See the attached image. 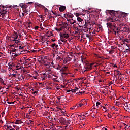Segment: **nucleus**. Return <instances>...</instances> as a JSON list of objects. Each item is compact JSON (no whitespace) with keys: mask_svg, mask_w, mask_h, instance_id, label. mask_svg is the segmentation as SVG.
<instances>
[{"mask_svg":"<svg viewBox=\"0 0 130 130\" xmlns=\"http://www.w3.org/2000/svg\"><path fill=\"white\" fill-rule=\"evenodd\" d=\"M106 25H107V28H110L111 30L114 31V34H116V31L115 30H116L117 27L115 23H112V22H108L106 24Z\"/></svg>","mask_w":130,"mask_h":130,"instance_id":"obj_1","label":"nucleus"},{"mask_svg":"<svg viewBox=\"0 0 130 130\" xmlns=\"http://www.w3.org/2000/svg\"><path fill=\"white\" fill-rule=\"evenodd\" d=\"M86 67L85 69L82 70V73H84L85 72H87V71H90V70H92L93 64V63H85Z\"/></svg>","mask_w":130,"mask_h":130,"instance_id":"obj_2","label":"nucleus"},{"mask_svg":"<svg viewBox=\"0 0 130 130\" xmlns=\"http://www.w3.org/2000/svg\"><path fill=\"white\" fill-rule=\"evenodd\" d=\"M61 25L63 27V31H66V32H67V31H70V27H69V24L66 22H62L61 23Z\"/></svg>","mask_w":130,"mask_h":130,"instance_id":"obj_3","label":"nucleus"},{"mask_svg":"<svg viewBox=\"0 0 130 130\" xmlns=\"http://www.w3.org/2000/svg\"><path fill=\"white\" fill-rule=\"evenodd\" d=\"M19 43H21V41H19V40L18 39H16L14 41V44L11 45L10 47H13V46H16L17 47H19V45H20V44Z\"/></svg>","mask_w":130,"mask_h":130,"instance_id":"obj_4","label":"nucleus"},{"mask_svg":"<svg viewBox=\"0 0 130 130\" xmlns=\"http://www.w3.org/2000/svg\"><path fill=\"white\" fill-rule=\"evenodd\" d=\"M6 8H8V7H6V6H3V9H4L0 12V14L1 15H2V17H4V16H5L6 15V13H7V11H6V10H7V9H6Z\"/></svg>","mask_w":130,"mask_h":130,"instance_id":"obj_5","label":"nucleus"},{"mask_svg":"<svg viewBox=\"0 0 130 130\" xmlns=\"http://www.w3.org/2000/svg\"><path fill=\"white\" fill-rule=\"evenodd\" d=\"M58 47H59L58 45H56V44L55 43H54L51 45V48H53V49H55V52L58 51V49H59Z\"/></svg>","mask_w":130,"mask_h":130,"instance_id":"obj_6","label":"nucleus"},{"mask_svg":"<svg viewBox=\"0 0 130 130\" xmlns=\"http://www.w3.org/2000/svg\"><path fill=\"white\" fill-rule=\"evenodd\" d=\"M60 37H62V38H65V39H68L69 38V34H67L66 32L62 33L60 35Z\"/></svg>","mask_w":130,"mask_h":130,"instance_id":"obj_7","label":"nucleus"},{"mask_svg":"<svg viewBox=\"0 0 130 130\" xmlns=\"http://www.w3.org/2000/svg\"><path fill=\"white\" fill-rule=\"evenodd\" d=\"M20 7L23 9V11L24 10H28V6L26 4H23V3H21L19 4Z\"/></svg>","mask_w":130,"mask_h":130,"instance_id":"obj_8","label":"nucleus"},{"mask_svg":"<svg viewBox=\"0 0 130 130\" xmlns=\"http://www.w3.org/2000/svg\"><path fill=\"white\" fill-rule=\"evenodd\" d=\"M121 41H122V42H123V44H125L126 46L128 47V44L125 43V42H127V43H129V41L128 40V39H122Z\"/></svg>","mask_w":130,"mask_h":130,"instance_id":"obj_9","label":"nucleus"},{"mask_svg":"<svg viewBox=\"0 0 130 130\" xmlns=\"http://www.w3.org/2000/svg\"><path fill=\"white\" fill-rule=\"evenodd\" d=\"M124 106H125V107L126 108V109L124 108L125 110H126V111H128V112H129V111H130V106L128 105V104H127V102H126L124 104Z\"/></svg>","mask_w":130,"mask_h":130,"instance_id":"obj_10","label":"nucleus"},{"mask_svg":"<svg viewBox=\"0 0 130 130\" xmlns=\"http://www.w3.org/2000/svg\"><path fill=\"white\" fill-rule=\"evenodd\" d=\"M129 27L124 26L123 27V32H129Z\"/></svg>","mask_w":130,"mask_h":130,"instance_id":"obj_11","label":"nucleus"},{"mask_svg":"<svg viewBox=\"0 0 130 130\" xmlns=\"http://www.w3.org/2000/svg\"><path fill=\"white\" fill-rule=\"evenodd\" d=\"M66 9L67 7L65 6H62L59 7V11L60 12H63Z\"/></svg>","mask_w":130,"mask_h":130,"instance_id":"obj_12","label":"nucleus"},{"mask_svg":"<svg viewBox=\"0 0 130 130\" xmlns=\"http://www.w3.org/2000/svg\"><path fill=\"white\" fill-rule=\"evenodd\" d=\"M65 18L66 17H68V18H73L74 17V15H73L71 13H68L67 14H64Z\"/></svg>","mask_w":130,"mask_h":130,"instance_id":"obj_13","label":"nucleus"},{"mask_svg":"<svg viewBox=\"0 0 130 130\" xmlns=\"http://www.w3.org/2000/svg\"><path fill=\"white\" fill-rule=\"evenodd\" d=\"M12 47H14V49L11 50L12 52H16L17 51L19 50V47L12 46Z\"/></svg>","mask_w":130,"mask_h":130,"instance_id":"obj_14","label":"nucleus"},{"mask_svg":"<svg viewBox=\"0 0 130 130\" xmlns=\"http://www.w3.org/2000/svg\"><path fill=\"white\" fill-rule=\"evenodd\" d=\"M107 12H108V13L110 14V15H114L116 13H117V12H115L113 10H107Z\"/></svg>","mask_w":130,"mask_h":130,"instance_id":"obj_15","label":"nucleus"},{"mask_svg":"<svg viewBox=\"0 0 130 130\" xmlns=\"http://www.w3.org/2000/svg\"><path fill=\"white\" fill-rule=\"evenodd\" d=\"M10 40L11 42L14 43L15 42V40H16L15 39V36H12L10 38Z\"/></svg>","mask_w":130,"mask_h":130,"instance_id":"obj_16","label":"nucleus"},{"mask_svg":"<svg viewBox=\"0 0 130 130\" xmlns=\"http://www.w3.org/2000/svg\"><path fill=\"white\" fill-rule=\"evenodd\" d=\"M18 49L20 50V52L22 53L23 50H24V47H22V46H18Z\"/></svg>","mask_w":130,"mask_h":130,"instance_id":"obj_17","label":"nucleus"},{"mask_svg":"<svg viewBox=\"0 0 130 130\" xmlns=\"http://www.w3.org/2000/svg\"><path fill=\"white\" fill-rule=\"evenodd\" d=\"M23 12L24 13L25 15H28L29 14V10L28 9H24Z\"/></svg>","mask_w":130,"mask_h":130,"instance_id":"obj_18","label":"nucleus"},{"mask_svg":"<svg viewBox=\"0 0 130 130\" xmlns=\"http://www.w3.org/2000/svg\"><path fill=\"white\" fill-rule=\"evenodd\" d=\"M56 70H59L60 71H61V66L59 64H58L56 67H54Z\"/></svg>","mask_w":130,"mask_h":130,"instance_id":"obj_19","label":"nucleus"},{"mask_svg":"<svg viewBox=\"0 0 130 130\" xmlns=\"http://www.w3.org/2000/svg\"><path fill=\"white\" fill-rule=\"evenodd\" d=\"M16 124H21V123H23V122H22L20 120H17L15 122Z\"/></svg>","mask_w":130,"mask_h":130,"instance_id":"obj_20","label":"nucleus"},{"mask_svg":"<svg viewBox=\"0 0 130 130\" xmlns=\"http://www.w3.org/2000/svg\"><path fill=\"white\" fill-rule=\"evenodd\" d=\"M60 120H61V121H62V122H63L64 123H67V120L63 117H62L61 118Z\"/></svg>","mask_w":130,"mask_h":130,"instance_id":"obj_21","label":"nucleus"},{"mask_svg":"<svg viewBox=\"0 0 130 130\" xmlns=\"http://www.w3.org/2000/svg\"><path fill=\"white\" fill-rule=\"evenodd\" d=\"M116 72H117V75H114V76H115V77H117V75H119V76L122 75V74H121V73H120V72H119V71L117 70V71H116Z\"/></svg>","mask_w":130,"mask_h":130,"instance_id":"obj_22","label":"nucleus"},{"mask_svg":"<svg viewBox=\"0 0 130 130\" xmlns=\"http://www.w3.org/2000/svg\"><path fill=\"white\" fill-rule=\"evenodd\" d=\"M76 106L78 108H79V107H82V106H83V103L77 104L75 107H76Z\"/></svg>","mask_w":130,"mask_h":130,"instance_id":"obj_23","label":"nucleus"},{"mask_svg":"<svg viewBox=\"0 0 130 130\" xmlns=\"http://www.w3.org/2000/svg\"><path fill=\"white\" fill-rule=\"evenodd\" d=\"M56 60H61V56L59 55H58L56 57Z\"/></svg>","mask_w":130,"mask_h":130,"instance_id":"obj_24","label":"nucleus"},{"mask_svg":"<svg viewBox=\"0 0 130 130\" xmlns=\"http://www.w3.org/2000/svg\"><path fill=\"white\" fill-rule=\"evenodd\" d=\"M81 61L83 63H86V58H83V57H81Z\"/></svg>","mask_w":130,"mask_h":130,"instance_id":"obj_25","label":"nucleus"},{"mask_svg":"<svg viewBox=\"0 0 130 130\" xmlns=\"http://www.w3.org/2000/svg\"><path fill=\"white\" fill-rule=\"evenodd\" d=\"M45 72H48V74H51V73H52L51 69H46L45 70Z\"/></svg>","mask_w":130,"mask_h":130,"instance_id":"obj_26","label":"nucleus"},{"mask_svg":"<svg viewBox=\"0 0 130 130\" xmlns=\"http://www.w3.org/2000/svg\"><path fill=\"white\" fill-rule=\"evenodd\" d=\"M77 21H78V22H84V20H83V19H82V18H81L80 17H78L77 18Z\"/></svg>","mask_w":130,"mask_h":130,"instance_id":"obj_27","label":"nucleus"},{"mask_svg":"<svg viewBox=\"0 0 130 130\" xmlns=\"http://www.w3.org/2000/svg\"><path fill=\"white\" fill-rule=\"evenodd\" d=\"M59 32H60V31H62L63 30V26H62V24H61L60 25V27L59 28Z\"/></svg>","mask_w":130,"mask_h":130,"instance_id":"obj_28","label":"nucleus"},{"mask_svg":"<svg viewBox=\"0 0 130 130\" xmlns=\"http://www.w3.org/2000/svg\"><path fill=\"white\" fill-rule=\"evenodd\" d=\"M83 23H84V21H81L78 22V25L79 27H82V25H83Z\"/></svg>","mask_w":130,"mask_h":130,"instance_id":"obj_29","label":"nucleus"},{"mask_svg":"<svg viewBox=\"0 0 130 130\" xmlns=\"http://www.w3.org/2000/svg\"><path fill=\"white\" fill-rule=\"evenodd\" d=\"M121 15L123 17H126V16H127V13H124V12H122L121 13Z\"/></svg>","mask_w":130,"mask_h":130,"instance_id":"obj_30","label":"nucleus"},{"mask_svg":"<svg viewBox=\"0 0 130 130\" xmlns=\"http://www.w3.org/2000/svg\"><path fill=\"white\" fill-rule=\"evenodd\" d=\"M13 36H14V38L15 40L18 39V38L19 37L18 36V34H16V33L14 34V35H13Z\"/></svg>","mask_w":130,"mask_h":130,"instance_id":"obj_31","label":"nucleus"},{"mask_svg":"<svg viewBox=\"0 0 130 130\" xmlns=\"http://www.w3.org/2000/svg\"><path fill=\"white\" fill-rule=\"evenodd\" d=\"M44 64L46 66L48 64H50V62H48V61H46V62H44Z\"/></svg>","mask_w":130,"mask_h":130,"instance_id":"obj_32","label":"nucleus"},{"mask_svg":"<svg viewBox=\"0 0 130 130\" xmlns=\"http://www.w3.org/2000/svg\"><path fill=\"white\" fill-rule=\"evenodd\" d=\"M67 70H68V67H63L62 69V70L63 71V72H66V71H67Z\"/></svg>","mask_w":130,"mask_h":130,"instance_id":"obj_33","label":"nucleus"},{"mask_svg":"<svg viewBox=\"0 0 130 130\" xmlns=\"http://www.w3.org/2000/svg\"><path fill=\"white\" fill-rule=\"evenodd\" d=\"M20 54H21V52L15 54V55H14V57H17V56H18V55H20Z\"/></svg>","mask_w":130,"mask_h":130,"instance_id":"obj_34","label":"nucleus"},{"mask_svg":"<svg viewBox=\"0 0 130 130\" xmlns=\"http://www.w3.org/2000/svg\"><path fill=\"white\" fill-rule=\"evenodd\" d=\"M119 27H120L121 28V27H123V26L124 27H125L126 24H119Z\"/></svg>","mask_w":130,"mask_h":130,"instance_id":"obj_35","label":"nucleus"},{"mask_svg":"<svg viewBox=\"0 0 130 130\" xmlns=\"http://www.w3.org/2000/svg\"><path fill=\"white\" fill-rule=\"evenodd\" d=\"M73 61L75 62H78V61H79V59H78V58H74V59H73Z\"/></svg>","mask_w":130,"mask_h":130,"instance_id":"obj_36","label":"nucleus"},{"mask_svg":"<svg viewBox=\"0 0 130 130\" xmlns=\"http://www.w3.org/2000/svg\"><path fill=\"white\" fill-rule=\"evenodd\" d=\"M101 104V103H100V102H97L96 103V107H98V106H99V105H100Z\"/></svg>","mask_w":130,"mask_h":130,"instance_id":"obj_37","label":"nucleus"},{"mask_svg":"<svg viewBox=\"0 0 130 130\" xmlns=\"http://www.w3.org/2000/svg\"><path fill=\"white\" fill-rule=\"evenodd\" d=\"M71 92H72V93H75H75H76V89H72L71 90Z\"/></svg>","mask_w":130,"mask_h":130,"instance_id":"obj_38","label":"nucleus"},{"mask_svg":"<svg viewBox=\"0 0 130 130\" xmlns=\"http://www.w3.org/2000/svg\"><path fill=\"white\" fill-rule=\"evenodd\" d=\"M46 76L47 77V79H50L51 78V75H47Z\"/></svg>","mask_w":130,"mask_h":130,"instance_id":"obj_39","label":"nucleus"},{"mask_svg":"<svg viewBox=\"0 0 130 130\" xmlns=\"http://www.w3.org/2000/svg\"><path fill=\"white\" fill-rule=\"evenodd\" d=\"M47 69H49L50 68V64H48V65H46Z\"/></svg>","mask_w":130,"mask_h":130,"instance_id":"obj_40","label":"nucleus"},{"mask_svg":"<svg viewBox=\"0 0 130 130\" xmlns=\"http://www.w3.org/2000/svg\"><path fill=\"white\" fill-rule=\"evenodd\" d=\"M7 103L8 104H14V103H15V102H8Z\"/></svg>","mask_w":130,"mask_h":130,"instance_id":"obj_41","label":"nucleus"},{"mask_svg":"<svg viewBox=\"0 0 130 130\" xmlns=\"http://www.w3.org/2000/svg\"><path fill=\"white\" fill-rule=\"evenodd\" d=\"M74 15H75L76 16V17H79L80 16V14L76 13H74Z\"/></svg>","mask_w":130,"mask_h":130,"instance_id":"obj_42","label":"nucleus"},{"mask_svg":"<svg viewBox=\"0 0 130 130\" xmlns=\"http://www.w3.org/2000/svg\"><path fill=\"white\" fill-rule=\"evenodd\" d=\"M85 91H81L80 92V91H79V93H80V94H85Z\"/></svg>","mask_w":130,"mask_h":130,"instance_id":"obj_43","label":"nucleus"},{"mask_svg":"<svg viewBox=\"0 0 130 130\" xmlns=\"http://www.w3.org/2000/svg\"><path fill=\"white\" fill-rule=\"evenodd\" d=\"M115 104L117 106H119L120 105V104H119V102H116Z\"/></svg>","mask_w":130,"mask_h":130,"instance_id":"obj_44","label":"nucleus"},{"mask_svg":"<svg viewBox=\"0 0 130 130\" xmlns=\"http://www.w3.org/2000/svg\"><path fill=\"white\" fill-rule=\"evenodd\" d=\"M61 41L62 42H67V40H63V39H61Z\"/></svg>","mask_w":130,"mask_h":130,"instance_id":"obj_45","label":"nucleus"},{"mask_svg":"<svg viewBox=\"0 0 130 130\" xmlns=\"http://www.w3.org/2000/svg\"><path fill=\"white\" fill-rule=\"evenodd\" d=\"M112 109H114V110H117V109H116V108L115 106L113 107L112 108Z\"/></svg>","mask_w":130,"mask_h":130,"instance_id":"obj_46","label":"nucleus"},{"mask_svg":"<svg viewBox=\"0 0 130 130\" xmlns=\"http://www.w3.org/2000/svg\"><path fill=\"white\" fill-rule=\"evenodd\" d=\"M130 126H128V125H127L125 127V128H127V129H128V128H129Z\"/></svg>","mask_w":130,"mask_h":130,"instance_id":"obj_47","label":"nucleus"},{"mask_svg":"<svg viewBox=\"0 0 130 130\" xmlns=\"http://www.w3.org/2000/svg\"><path fill=\"white\" fill-rule=\"evenodd\" d=\"M8 128H9V129H11V128H13V127L12 126H8Z\"/></svg>","mask_w":130,"mask_h":130,"instance_id":"obj_48","label":"nucleus"},{"mask_svg":"<svg viewBox=\"0 0 130 130\" xmlns=\"http://www.w3.org/2000/svg\"><path fill=\"white\" fill-rule=\"evenodd\" d=\"M51 65L52 66L53 68H54V67H55L54 63H53V62H52L51 63Z\"/></svg>","mask_w":130,"mask_h":130,"instance_id":"obj_49","label":"nucleus"},{"mask_svg":"<svg viewBox=\"0 0 130 130\" xmlns=\"http://www.w3.org/2000/svg\"><path fill=\"white\" fill-rule=\"evenodd\" d=\"M5 127H7L5 128L6 130H9V128H8V125H4Z\"/></svg>","mask_w":130,"mask_h":130,"instance_id":"obj_50","label":"nucleus"},{"mask_svg":"<svg viewBox=\"0 0 130 130\" xmlns=\"http://www.w3.org/2000/svg\"><path fill=\"white\" fill-rule=\"evenodd\" d=\"M108 117H109V118H111V115H110V114H108Z\"/></svg>","mask_w":130,"mask_h":130,"instance_id":"obj_51","label":"nucleus"},{"mask_svg":"<svg viewBox=\"0 0 130 130\" xmlns=\"http://www.w3.org/2000/svg\"><path fill=\"white\" fill-rule=\"evenodd\" d=\"M16 68H17L16 70H20L21 69V68H19V66H16Z\"/></svg>","mask_w":130,"mask_h":130,"instance_id":"obj_52","label":"nucleus"},{"mask_svg":"<svg viewBox=\"0 0 130 130\" xmlns=\"http://www.w3.org/2000/svg\"><path fill=\"white\" fill-rule=\"evenodd\" d=\"M52 13H53V14H54L55 16H58V14H57V13H54V12H53Z\"/></svg>","mask_w":130,"mask_h":130,"instance_id":"obj_53","label":"nucleus"},{"mask_svg":"<svg viewBox=\"0 0 130 130\" xmlns=\"http://www.w3.org/2000/svg\"><path fill=\"white\" fill-rule=\"evenodd\" d=\"M32 94H38V91H35L34 92H32Z\"/></svg>","mask_w":130,"mask_h":130,"instance_id":"obj_54","label":"nucleus"},{"mask_svg":"<svg viewBox=\"0 0 130 130\" xmlns=\"http://www.w3.org/2000/svg\"><path fill=\"white\" fill-rule=\"evenodd\" d=\"M16 76H17V74H12V77H13L14 78H16Z\"/></svg>","mask_w":130,"mask_h":130,"instance_id":"obj_55","label":"nucleus"},{"mask_svg":"<svg viewBox=\"0 0 130 130\" xmlns=\"http://www.w3.org/2000/svg\"><path fill=\"white\" fill-rule=\"evenodd\" d=\"M1 83L3 84V85H4V86H6V84L5 83H4L3 81Z\"/></svg>","mask_w":130,"mask_h":130,"instance_id":"obj_56","label":"nucleus"},{"mask_svg":"<svg viewBox=\"0 0 130 130\" xmlns=\"http://www.w3.org/2000/svg\"><path fill=\"white\" fill-rule=\"evenodd\" d=\"M110 22H112L113 23H114V21L113 20V19H110Z\"/></svg>","mask_w":130,"mask_h":130,"instance_id":"obj_57","label":"nucleus"},{"mask_svg":"<svg viewBox=\"0 0 130 130\" xmlns=\"http://www.w3.org/2000/svg\"><path fill=\"white\" fill-rule=\"evenodd\" d=\"M39 17H40V18H41V19H43V16H42V15H39Z\"/></svg>","mask_w":130,"mask_h":130,"instance_id":"obj_58","label":"nucleus"},{"mask_svg":"<svg viewBox=\"0 0 130 130\" xmlns=\"http://www.w3.org/2000/svg\"><path fill=\"white\" fill-rule=\"evenodd\" d=\"M38 28H39V26H36V27H35V30H38Z\"/></svg>","mask_w":130,"mask_h":130,"instance_id":"obj_59","label":"nucleus"},{"mask_svg":"<svg viewBox=\"0 0 130 130\" xmlns=\"http://www.w3.org/2000/svg\"><path fill=\"white\" fill-rule=\"evenodd\" d=\"M47 77H46V76H45L43 78V80H47Z\"/></svg>","mask_w":130,"mask_h":130,"instance_id":"obj_60","label":"nucleus"},{"mask_svg":"<svg viewBox=\"0 0 130 130\" xmlns=\"http://www.w3.org/2000/svg\"><path fill=\"white\" fill-rule=\"evenodd\" d=\"M53 80H54V82H58V80H56L55 78H53Z\"/></svg>","mask_w":130,"mask_h":130,"instance_id":"obj_61","label":"nucleus"},{"mask_svg":"<svg viewBox=\"0 0 130 130\" xmlns=\"http://www.w3.org/2000/svg\"><path fill=\"white\" fill-rule=\"evenodd\" d=\"M75 23H76V21H74L73 22H70V24H71V25H73V24H75Z\"/></svg>","mask_w":130,"mask_h":130,"instance_id":"obj_62","label":"nucleus"},{"mask_svg":"<svg viewBox=\"0 0 130 130\" xmlns=\"http://www.w3.org/2000/svg\"><path fill=\"white\" fill-rule=\"evenodd\" d=\"M55 30L58 31V32H59V28H55Z\"/></svg>","mask_w":130,"mask_h":130,"instance_id":"obj_63","label":"nucleus"},{"mask_svg":"<svg viewBox=\"0 0 130 130\" xmlns=\"http://www.w3.org/2000/svg\"><path fill=\"white\" fill-rule=\"evenodd\" d=\"M3 80L2 79V78H0V83H2L3 82Z\"/></svg>","mask_w":130,"mask_h":130,"instance_id":"obj_64","label":"nucleus"}]
</instances>
